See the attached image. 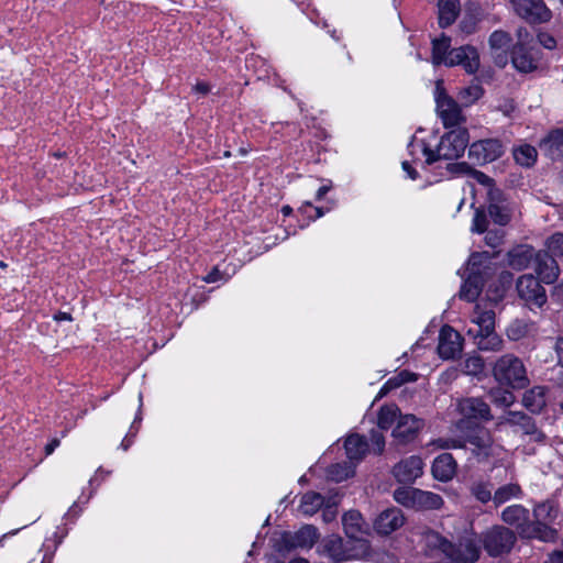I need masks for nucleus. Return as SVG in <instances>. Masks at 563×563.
I'll use <instances>...</instances> for the list:
<instances>
[{
  "instance_id": "18",
  "label": "nucleus",
  "mask_w": 563,
  "mask_h": 563,
  "mask_svg": "<svg viewBox=\"0 0 563 563\" xmlns=\"http://www.w3.org/2000/svg\"><path fill=\"white\" fill-rule=\"evenodd\" d=\"M460 413L466 419L489 421L493 419L489 406L481 398L468 397L457 404Z\"/></svg>"
},
{
  "instance_id": "40",
  "label": "nucleus",
  "mask_w": 563,
  "mask_h": 563,
  "mask_svg": "<svg viewBox=\"0 0 563 563\" xmlns=\"http://www.w3.org/2000/svg\"><path fill=\"white\" fill-rule=\"evenodd\" d=\"M399 415V409L396 405H384L380 407L377 416V426L382 430L389 429Z\"/></svg>"
},
{
  "instance_id": "33",
  "label": "nucleus",
  "mask_w": 563,
  "mask_h": 563,
  "mask_svg": "<svg viewBox=\"0 0 563 563\" xmlns=\"http://www.w3.org/2000/svg\"><path fill=\"white\" fill-rule=\"evenodd\" d=\"M489 269L490 255L488 252H475L470 256L466 266L467 273L484 276V279H486Z\"/></svg>"
},
{
  "instance_id": "27",
  "label": "nucleus",
  "mask_w": 563,
  "mask_h": 563,
  "mask_svg": "<svg viewBox=\"0 0 563 563\" xmlns=\"http://www.w3.org/2000/svg\"><path fill=\"white\" fill-rule=\"evenodd\" d=\"M344 448L350 462H360L368 451V442L365 437L355 433L346 438Z\"/></svg>"
},
{
  "instance_id": "62",
  "label": "nucleus",
  "mask_w": 563,
  "mask_h": 563,
  "mask_svg": "<svg viewBox=\"0 0 563 563\" xmlns=\"http://www.w3.org/2000/svg\"><path fill=\"white\" fill-rule=\"evenodd\" d=\"M192 89L195 92H197L201 96H206L210 92V86L203 81L197 82Z\"/></svg>"
},
{
  "instance_id": "59",
  "label": "nucleus",
  "mask_w": 563,
  "mask_h": 563,
  "mask_svg": "<svg viewBox=\"0 0 563 563\" xmlns=\"http://www.w3.org/2000/svg\"><path fill=\"white\" fill-rule=\"evenodd\" d=\"M221 279V272L214 267L208 275L203 277V280L208 284L216 283Z\"/></svg>"
},
{
  "instance_id": "52",
  "label": "nucleus",
  "mask_w": 563,
  "mask_h": 563,
  "mask_svg": "<svg viewBox=\"0 0 563 563\" xmlns=\"http://www.w3.org/2000/svg\"><path fill=\"white\" fill-rule=\"evenodd\" d=\"M503 238L500 230H490L485 235V242L488 246L496 249L503 243Z\"/></svg>"
},
{
  "instance_id": "42",
  "label": "nucleus",
  "mask_w": 563,
  "mask_h": 563,
  "mask_svg": "<svg viewBox=\"0 0 563 563\" xmlns=\"http://www.w3.org/2000/svg\"><path fill=\"white\" fill-rule=\"evenodd\" d=\"M418 488L399 487L394 492V499L407 508L416 509Z\"/></svg>"
},
{
  "instance_id": "7",
  "label": "nucleus",
  "mask_w": 563,
  "mask_h": 563,
  "mask_svg": "<svg viewBox=\"0 0 563 563\" xmlns=\"http://www.w3.org/2000/svg\"><path fill=\"white\" fill-rule=\"evenodd\" d=\"M470 141L465 128H455L444 133L433 146L435 162L440 159L454 161L463 156Z\"/></svg>"
},
{
  "instance_id": "6",
  "label": "nucleus",
  "mask_w": 563,
  "mask_h": 563,
  "mask_svg": "<svg viewBox=\"0 0 563 563\" xmlns=\"http://www.w3.org/2000/svg\"><path fill=\"white\" fill-rule=\"evenodd\" d=\"M478 540L490 558H498L511 552L517 534L508 527L495 525L485 530Z\"/></svg>"
},
{
  "instance_id": "11",
  "label": "nucleus",
  "mask_w": 563,
  "mask_h": 563,
  "mask_svg": "<svg viewBox=\"0 0 563 563\" xmlns=\"http://www.w3.org/2000/svg\"><path fill=\"white\" fill-rule=\"evenodd\" d=\"M517 15L529 23H543L551 19V12L543 0H510Z\"/></svg>"
},
{
  "instance_id": "8",
  "label": "nucleus",
  "mask_w": 563,
  "mask_h": 563,
  "mask_svg": "<svg viewBox=\"0 0 563 563\" xmlns=\"http://www.w3.org/2000/svg\"><path fill=\"white\" fill-rule=\"evenodd\" d=\"M434 100L438 115L446 129L459 128L466 121L460 104L446 93L441 80L435 82Z\"/></svg>"
},
{
  "instance_id": "56",
  "label": "nucleus",
  "mask_w": 563,
  "mask_h": 563,
  "mask_svg": "<svg viewBox=\"0 0 563 563\" xmlns=\"http://www.w3.org/2000/svg\"><path fill=\"white\" fill-rule=\"evenodd\" d=\"M471 178L475 179L478 184L489 186L492 184V178L486 174L473 168Z\"/></svg>"
},
{
  "instance_id": "61",
  "label": "nucleus",
  "mask_w": 563,
  "mask_h": 563,
  "mask_svg": "<svg viewBox=\"0 0 563 563\" xmlns=\"http://www.w3.org/2000/svg\"><path fill=\"white\" fill-rule=\"evenodd\" d=\"M545 563H563V550H556L550 553Z\"/></svg>"
},
{
  "instance_id": "49",
  "label": "nucleus",
  "mask_w": 563,
  "mask_h": 563,
  "mask_svg": "<svg viewBox=\"0 0 563 563\" xmlns=\"http://www.w3.org/2000/svg\"><path fill=\"white\" fill-rule=\"evenodd\" d=\"M487 224L488 221L485 211L476 209L472 221V232L484 233L487 229Z\"/></svg>"
},
{
  "instance_id": "53",
  "label": "nucleus",
  "mask_w": 563,
  "mask_h": 563,
  "mask_svg": "<svg viewBox=\"0 0 563 563\" xmlns=\"http://www.w3.org/2000/svg\"><path fill=\"white\" fill-rule=\"evenodd\" d=\"M406 383V378H400L399 375H396L391 378H389L380 388L379 395L384 396L387 393H389L391 389L400 387L402 384Z\"/></svg>"
},
{
  "instance_id": "28",
  "label": "nucleus",
  "mask_w": 563,
  "mask_h": 563,
  "mask_svg": "<svg viewBox=\"0 0 563 563\" xmlns=\"http://www.w3.org/2000/svg\"><path fill=\"white\" fill-rule=\"evenodd\" d=\"M511 60L514 67L521 73H530L537 68L536 58L522 44L515 46Z\"/></svg>"
},
{
  "instance_id": "41",
  "label": "nucleus",
  "mask_w": 563,
  "mask_h": 563,
  "mask_svg": "<svg viewBox=\"0 0 563 563\" xmlns=\"http://www.w3.org/2000/svg\"><path fill=\"white\" fill-rule=\"evenodd\" d=\"M354 465L350 463H336L328 468V477L333 482H342L354 475Z\"/></svg>"
},
{
  "instance_id": "43",
  "label": "nucleus",
  "mask_w": 563,
  "mask_h": 563,
  "mask_svg": "<svg viewBox=\"0 0 563 563\" xmlns=\"http://www.w3.org/2000/svg\"><path fill=\"white\" fill-rule=\"evenodd\" d=\"M488 42L492 49L506 52L510 47L512 38L509 33L496 30L490 34Z\"/></svg>"
},
{
  "instance_id": "13",
  "label": "nucleus",
  "mask_w": 563,
  "mask_h": 563,
  "mask_svg": "<svg viewBox=\"0 0 563 563\" xmlns=\"http://www.w3.org/2000/svg\"><path fill=\"white\" fill-rule=\"evenodd\" d=\"M463 338L451 325H443L439 333L438 353L443 360H454L463 351Z\"/></svg>"
},
{
  "instance_id": "14",
  "label": "nucleus",
  "mask_w": 563,
  "mask_h": 563,
  "mask_svg": "<svg viewBox=\"0 0 563 563\" xmlns=\"http://www.w3.org/2000/svg\"><path fill=\"white\" fill-rule=\"evenodd\" d=\"M445 66H462L467 74H475L479 68V54L471 45L452 48L449 52V60Z\"/></svg>"
},
{
  "instance_id": "44",
  "label": "nucleus",
  "mask_w": 563,
  "mask_h": 563,
  "mask_svg": "<svg viewBox=\"0 0 563 563\" xmlns=\"http://www.w3.org/2000/svg\"><path fill=\"white\" fill-rule=\"evenodd\" d=\"M489 398L496 405L500 407H509L515 402V395L503 387H495L489 390Z\"/></svg>"
},
{
  "instance_id": "9",
  "label": "nucleus",
  "mask_w": 563,
  "mask_h": 563,
  "mask_svg": "<svg viewBox=\"0 0 563 563\" xmlns=\"http://www.w3.org/2000/svg\"><path fill=\"white\" fill-rule=\"evenodd\" d=\"M516 289L519 298L530 308H541L547 302V294L539 279L532 274H525L517 279Z\"/></svg>"
},
{
  "instance_id": "29",
  "label": "nucleus",
  "mask_w": 563,
  "mask_h": 563,
  "mask_svg": "<svg viewBox=\"0 0 563 563\" xmlns=\"http://www.w3.org/2000/svg\"><path fill=\"white\" fill-rule=\"evenodd\" d=\"M484 276L467 273V277L461 286L460 298L468 302L475 301L484 286Z\"/></svg>"
},
{
  "instance_id": "39",
  "label": "nucleus",
  "mask_w": 563,
  "mask_h": 563,
  "mask_svg": "<svg viewBox=\"0 0 563 563\" xmlns=\"http://www.w3.org/2000/svg\"><path fill=\"white\" fill-rule=\"evenodd\" d=\"M484 95V89L478 81H472L471 85L462 88L459 92V98L464 106H471L481 99Z\"/></svg>"
},
{
  "instance_id": "25",
  "label": "nucleus",
  "mask_w": 563,
  "mask_h": 563,
  "mask_svg": "<svg viewBox=\"0 0 563 563\" xmlns=\"http://www.w3.org/2000/svg\"><path fill=\"white\" fill-rule=\"evenodd\" d=\"M408 153L413 163L420 162L424 158L427 165L435 163L434 148L423 139L413 135L407 146Z\"/></svg>"
},
{
  "instance_id": "15",
  "label": "nucleus",
  "mask_w": 563,
  "mask_h": 563,
  "mask_svg": "<svg viewBox=\"0 0 563 563\" xmlns=\"http://www.w3.org/2000/svg\"><path fill=\"white\" fill-rule=\"evenodd\" d=\"M423 473V462L417 455L401 460L393 468V474L399 483H413Z\"/></svg>"
},
{
  "instance_id": "55",
  "label": "nucleus",
  "mask_w": 563,
  "mask_h": 563,
  "mask_svg": "<svg viewBox=\"0 0 563 563\" xmlns=\"http://www.w3.org/2000/svg\"><path fill=\"white\" fill-rule=\"evenodd\" d=\"M93 493H95V489H92L87 497H85V495L82 493L81 496L78 498V501H76L71 505V507L69 508V510L67 512V516L78 517L81 511V509H78V504H87L89 501V499L92 497Z\"/></svg>"
},
{
  "instance_id": "46",
  "label": "nucleus",
  "mask_w": 563,
  "mask_h": 563,
  "mask_svg": "<svg viewBox=\"0 0 563 563\" xmlns=\"http://www.w3.org/2000/svg\"><path fill=\"white\" fill-rule=\"evenodd\" d=\"M488 214L493 221L499 225H506L510 220L509 211L504 205L490 202L488 206Z\"/></svg>"
},
{
  "instance_id": "21",
  "label": "nucleus",
  "mask_w": 563,
  "mask_h": 563,
  "mask_svg": "<svg viewBox=\"0 0 563 563\" xmlns=\"http://www.w3.org/2000/svg\"><path fill=\"white\" fill-rule=\"evenodd\" d=\"M422 426V421L413 415L400 416L393 435L399 443H408L416 438Z\"/></svg>"
},
{
  "instance_id": "36",
  "label": "nucleus",
  "mask_w": 563,
  "mask_h": 563,
  "mask_svg": "<svg viewBox=\"0 0 563 563\" xmlns=\"http://www.w3.org/2000/svg\"><path fill=\"white\" fill-rule=\"evenodd\" d=\"M443 504V498L439 494L418 489L416 499L417 510L440 509Z\"/></svg>"
},
{
  "instance_id": "19",
  "label": "nucleus",
  "mask_w": 563,
  "mask_h": 563,
  "mask_svg": "<svg viewBox=\"0 0 563 563\" xmlns=\"http://www.w3.org/2000/svg\"><path fill=\"white\" fill-rule=\"evenodd\" d=\"M534 263V271L543 283L552 284L556 280L560 269L554 255L549 253V251L538 252Z\"/></svg>"
},
{
  "instance_id": "31",
  "label": "nucleus",
  "mask_w": 563,
  "mask_h": 563,
  "mask_svg": "<svg viewBox=\"0 0 563 563\" xmlns=\"http://www.w3.org/2000/svg\"><path fill=\"white\" fill-rule=\"evenodd\" d=\"M547 389L534 386L523 394L522 404L531 412L539 413L547 405Z\"/></svg>"
},
{
  "instance_id": "1",
  "label": "nucleus",
  "mask_w": 563,
  "mask_h": 563,
  "mask_svg": "<svg viewBox=\"0 0 563 563\" xmlns=\"http://www.w3.org/2000/svg\"><path fill=\"white\" fill-rule=\"evenodd\" d=\"M439 449H466L479 463H495L503 459L504 449L495 443L492 433L484 427H475L464 438H439L434 441Z\"/></svg>"
},
{
  "instance_id": "47",
  "label": "nucleus",
  "mask_w": 563,
  "mask_h": 563,
  "mask_svg": "<svg viewBox=\"0 0 563 563\" xmlns=\"http://www.w3.org/2000/svg\"><path fill=\"white\" fill-rule=\"evenodd\" d=\"M485 367L484 360L479 355L468 356L463 364V371L466 375L478 376Z\"/></svg>"
},
{
  "instance_id": "58",
  "label": "nucleus",
  "mask_w": 563,
  "mask_h": 563,
  "mask_svg": "<svg viewBox=\"0 0 563 563\" xmlns=\"http://www.w3.org/2000/svg\"><path fill=\"white\" fill-rule=\"evenodd\" d=\"M554 351L558 357V364L563 367V338H558Z\"/></svg>"
},
{
  "instance_id": "35",
  "label": "nucleus",
  "mask_w": 563,
  "mask_h": 563,
  "mask_svg": "<svg viewBox=\"0 0 563 563\" xmlns=\"http://www.w3.org/2000/svg\"><path fill=\"white\" fill-rule=\"evenodd\" d=\"M451 38L444 34L439 38L432 40V64L446 65L449 60V52L451 51Z\"/></svg>"
},
{
  "instance_id": "24",
  "label": "nucleus",
  "mask_w": 563,
  "mask_h": 563,
  "mask_svg": "<svg viewBox=\"0 0 563 563\" xmlns=\"http://www.w3.org/2000/svg\"><path fill=\"white\" fill-rule=\"evenodd\" d=\"M456 462L452 454L442 453L432 463V475L440 482H449L456 473Z\"/></svg>"
},
{
  "instance_id": "17",
  "label": "nucleus",
  "mask_w": 563,
  "mask_h": 563,
  "mask_svg": "<svg viewBox=\"0 0 563 563\" xmlns=\"http://www.w3.org/2000/svg\"><path fill=\"white\" fill-rule=\"evenodd\" d=\"M318 539V529L311 525H306L294 533L287 532L283 537L287 549H311Z\"/></svg>"
},
{
  "instance_id": "2",
  "label": "nucleus",
  "mask_w": 563,
  "mask_h": 563,
  "mask_svg": "<svg viewBox=\"0 0 563 563\" xmlns=\"http://www.w3.org/2000/svg\"><path fill=\"white\" fill-rule=\"evenodd\" d=\"M424 540L430 551L441 552L450 563H474L479 559L481 543L475 534H467L457 543H452L438 532L430 531Z\"/></svg>"
},
{
  "instance_id": "57",
  "label": "nucleus",
  "mask_w": 563,
  "mask_h": 563,
  "mask_svg": "<svg viewBox=\"0 0 563 563\" xmlns=\"http://www.w3.org/2000/svg\"><path fill=\"white\" fill-rule=\"evenodd\" d=\"M538 37H539V42H540V43H541L545 48L552 49V48H554V47H555V45H556L555 40H554L551 35H549V34H547V33H541V34H539V36H538Z\"/></svg>"
},
{
  "instance_id": "23",
  "label": "nucleus",
  "mask_w": 563,
  "mask_h": 563,
  "mask_svg": "<svg viewBox=\"0 0 563 563\" xmlns=\"http://www.w3.org/2000/svg\"><path fill=\"white\" fill-rule=\"evenodd\" d=\"M540 151L552 161L563 159V130L550 131L539 144Z\"/></svg>"
},
{
  "instance_id": "37",
  "label": "nucleus",
  "mask_w": 563,
  "mask_h": 563,
  "mask_svg": "<svg viewBox=\"0 0 563 563\" xmlns=\"http://www.w3.org/2000/svg\"><path fill=\"white\" fill-rule=\"evenodd\" d=\"M324 504V497L316 492H308L302 495L299 510L305 516L314 515Z\"/></svg>"
},
{
  "instance_id": "4",
  "label": "nucleus",
  "mask_w": 563,
  "mask_h": 563,
  "mask_svg": "<svg viewBox=\"0 0 563 563\" xmlns=\"http://www.w3.org/2000/svg\"><path fill=\"white\" fill-rule=\"evenodd\" d=\"M533 519H530L531 539L542 542H555L558 530L552 527L560 516L559 507L554 501L538 503L532 508Z\"/></svg>"
},
{
  "instance_id": "20",
  "label": "nucleus",
  "mask_w": 563,
  "mask_h": 563,
  "mask_svg": "<svg viewBox=\"0 0 563 563\" xmlns=\"http://www.w3.org/2000/svg\"><path fill=\"white\" fill-rule=\"evenodd\" d=\"M405 523L402 511L398 508H388L380 512L374 522V528L379 534H390Z\"/></svg>"
},
{
  "instance_id": "54",
  "label": "nucleus",
  "mask_w": 563,
  "mask_h": 563,
  "mask_svg": "<svg viewBox=\"0 0 563 563\" xmlns=\"http://www.w3.org/2000/svg\"><path fill=\"white\" fill-rule=\"evenodd\" d=\"M371 441H372L374 451L376 453L380 454L384 451V448H385V438H384V435L380 432H378L376 430H373L371 432Z\"/></svg>"
},
{
  "instance_id": "38",
  "label": "nucleus",
  "mask_w": 563,
  "mask_h": 563,
  "mask_svg": "<svg viewBox=\"0 0 563 563\" xmlns=\"http://www.w3.org/2000/svg\"><path fill=\"white\" fill-rule=\"evenodd\" d=\"M537 150L528 144L520 145L514 150V158L517 164L523 167H531L537 161Z\"/></svg>"
},
{
  "instance_id": "10",
  "label": "nucleus",
  "mask_w": 563,
  "mask_h": 563,
  "mask_svg": "<svg viewBox=\"0 0 563 563\" xmlns=\"http://www.w3.org/2000/svg\"><path fill=\"white\" fill-rule=\"evenodd\" d=\"M504 154V146L499 140L486 139L472 143L468 147V157L474 164L484 165L498 159Z\"/></svg>"
},
{
  "instance_id": "30",
  "label": "nucleus",
  "mask_w": 563,
  "mask_h": 563,
  "mask_svg": "<svg viewBox=\"0 0 563 563\" xmlns=\"http://www.w3.org/2000/svg\"><path fill=\"white\" fill-rule=\"evenodd\" d=\"M460 9L461 5L459 0H439V25L441 27H448L453 24L459 16Z\"/></svg>"
},
{
  "instance_id": "60",
  "label": "nucleus",
  "mask_w": 563,
  "mask_h": 563,
  "mask_svg": "<svg viewBox=\"0 0 563 563\" xmlns=\"http://www.w3.org/2000/svg\"><path fill=\"white\" fill-rule=\"evenodd\" d=\"M401 166L410 179L415 180L418 178V172L411 166L410 162L404 161Z\"/></svg>"
},
{
  "instance_id": "63",
  "label": "nucleus",
  "mask_w": 563,
  "mask_h": 563,
  "mask_svg": "<svg viewBox=\"0 0 563 563\" xmlns=\"http://www.w3.org/2000/svg\"><path fill=\"white\" fill-rule=\"evenodd\" d=\"M335 515L336 512L334 509H332L331 507H327L323 509L322 518L325 522H330L335 518Z\"/></svg>"
},
{
  "instance_id": "32",
  "label": "nucleus",
  "mask_w": 563,
  "mask_h": 563,
  "mask_svg": "<svg viewBox=\"0 0 563 563\" xmlns=\"http://www.w3.org/2000/svg\"><path fill=\"white\" fill-rule=\"evenodd\" d=\"M523 490L518 483H508L498 487L493 497L495 507H499L512 499H521Z\"/></svg>"
},
{
  "instance_id": "16",
  "label": "nucleus",
  "mask_w": 563,
  "mask_h": 563,
  "mask_svg": "<svg viewBox=\"0 0 563 563\" xmlns=\"http://www.w3.org/2000/svg\"><path fill=\"white\" fill-rule=\"evenodd\" d=\"M500 423L518 427L525 434L531 435L533 441L543 442L545 435L538 430L534 420L521 411H508Z\"/></svg>"
},
{
  "instance_id": "51",
  "label": "nucleus",
  "mask_w": 563,
  "mask_h": 563,
  "mask_svg": "<svg viewBox=\"0 0 563 563\" xmlns=\"http://www.w3.org/2000/svg\"><path fill=\"white\" fill-rule=\"evenodd\" d=\"M527 333V327L521 322H514L507 329L508 338L517 341L521 339Z\"/></svg>"
},
{
  "instance_id": "64",
  "label": "nucleus",
  "mask_w": 563,
  "mask_h": 563,
  "mask_svg": "<svg viewBox=\"0 0 563 563\" xmlns=\"http://www.w3.org/2000/svg\"><path fill=\"white\" fill-rule=\"evenodd\" d=\"M60 444V441L58 439H53L49 443L46 444L45 446V454L46 455H51L56 448H58Z\"/></svg>"
},
{
  "instance_id": "3",
  "label": "nucleus",
  "mask_w": 563,
  "mask_h": 563,
  "mask_svg": "<svg viewBox=\"0 0 563 563\" xmlns=\"http://www.w3.org/2000/svg\"><path fill=\"white\" fill-rule=\"evenodd\" d=\"M473 328H468L467 335L474 339L478 350L484 352H500L504 340L495 332V312L477 303L471 314Z\"/></svg>"
},
{
  "instance_id": "50",
  "label": "nucleus",
  "mask_w": 563,
  "mask_h": 563,
  "mask_svg": "<svg viewBox=\"0 0 563 563\" xmlns=\"http://www.w3.org/2000/svg\"><path fill=\"white\" fill-rule=\"evenodd\" d=\"M448 170L451 174H454V175H457V176H468V177H471L473 167H471L465 162L450 163V164H448Z\"/></svg>"
},
{
  "instance_id": "5",
  "label": "nucleus",
  "mask_w": 563,
  "mask_h": 563,
  "mask_svg": "<svg viewBox=\"0 0 563 563\" xmlns=\"http://www.w3.org/2000/svg\"><path fill=\"white\" fill-rule=\"evenodd\" d=\"M493 376L499 385L514 389L525 388L529 384L523 362L514 354H505L495 362Z\"/></svg>"
},
{
  "instance_id": "12",
  "label": "nucleus",
  "mask_w": 563,
  "mask_h": 563,
  "mask_svg": "<svg viewBox=\"0 0 563 563\" xmlns=\"http://www.w3.org/2000/svg\"><path fill=\"white\" fill-rule=\"evenodd\" d=\"M500 518L506 525L515 527L521 538L531 539L529 509L514 504L503 509Z\"/></svg>"
},
{
  "instance_id": "48",
  "label": "nucleus",
  "mask_w": 563,
  "mask_h": 563,
  "mask_svg": "<svg viewBox=\"0 0 563 563\" xmlns=\"http://www.w3.org/2000/svg\"><path fill=\"white\" fill-rule=\"evenodd\" d=\"M549 253L563 257V233L556 232L549 236L545 242Z\"/></svg>"
},
{
  "instance_id": "45",
  "label": "nucleus",
  "mask_w": 563,
  "mask_h": 563,
  "mask_svg": "<svg viewBox=\"0 0 563 563\" xmlns=\"http://www.w3.org/2000/svg\"><path fill=\"white\" fill-rule=\"evenodd\" d=\"M472 495L482 504L493 501L492 485L488 482H476L471 486Z\"/></svg>"
},
{
  "instance_id": "22",
  "label": "nucleus",
  "mask_w": 563,
  "mask_h": 563,
  "mask_svg": "<svg viewBox=\"0 0 563 563\" xmlns=\"http://www.w3.org/2000/svg\"><path fill=\"white\" fill-rule=\"evenodd\" d=\"M321 552L334 563H341L352 558L351 551L346 549L342 538L329 536L322 540Z\"/></svg>"
},
{
  "instance_id": "26",
  "label": "nucleus",
  "mask_w": 563,
  "mask_h": 563,
  "mask_svg": "<svg viewBox=\"0 0 563 563\" xmlns=\"http://www.w3.org/2000/svg\"><path fill=\"white\" fill-rule=\"evenodd\" d=\"M538 252L528 245H519L508 253V264L516 271H522L529 267L532 261H536Z\"/></svg>"
},
{
  "instance_id": "34",
  "label": "nucleus",
  "mask_w": 563,
  "mask_h": 563,
  "mask_svg": "<svg viewBox=\"0 0 563 563\" xmlns=\"http://www.w3.org/2000/svg\"><path fill=\"white\" fill-rule=\"evenodd\" d=\"M343 529L351 539H358L363 531L364 520L357 510H350L342 518Z\"/></svg>"
}]
</instances>
